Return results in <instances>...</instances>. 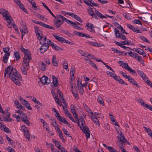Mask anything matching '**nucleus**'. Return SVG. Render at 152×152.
Here are the masks:
<instances>
[{
  "mask_svg": "<svg viewBox=\"0 0 152 152\" xmlns=\"http://www.w3.org/2000/svg\"><path fill=\"white\" fill-rule=\"evenodd\" d=\"M114 80L117 81L119 83L122 85H127L128 84L124 81L120 77L118 76H117L114 77Z\"/></svg>",
  "mask_w": 152,
  "mask_h": 152,
  "instance_id": "f3484780",
  "label": "nucleus"
},
{
  "mask_svg": "<svg viewBox=\"0 0 152 152\" xmlns=\"http://www.w3.org/2000/svg\"><path fill=\"white\" fill-rule=\"evenodd\" d=\"M4 70L5 77L8 74L9 77L14 83L18 85H20V83L19 80L22 79L21 76L15 69L11 66H8Z\"/></svg>",
  "mask_w": 152,
  "mask_h": 152,
  "instance_id": "f257e3e1",
  "label": "nucleus"
},
{
  "mask_svg": "<svg viewBox=\"0 0 152 152\" xmlns=\"http://www.w3.org/2000/svg\"><path fill=\"white\" fill-rule=\"evenodd\" d=\"M16 107L18 109H20L22 110H25L24 107L20 104H19L16 106Z\"/></svg>",
  "mask_w": 152,
  "mask_h": 152,
  "instance_id": "de8ad7c7",
  "label": "nucleus"
},
{
  "mask_svg": "<svg viewBox=\"0 0 152 152\" xmlns=\"http://www.w3.org/2000/svg\"><path fill=\"white\" fill-rule=\"evenodd\" d=\"M53 141L55 143V145H56V146L59 149H60L61 145L60 142H59L57 140H54V139L53 140Z\"/></svg>",
  "mask_w": 152,
  "mask_h": 152,
  "instance_id": "a19ab883",
  "label": "nucleus"
},
{
  "mask_svg": "<svg viewBox=\"0 0 152 152\" xmlns=\"http://www.w3.org/2000/svg\"><path fill=\"white\" fill-rule=\"evenodd\" d=\"M72 93L73 94V96L75 97V98L77 100L79 99V98L78 94L77 92H74L73 91H72Z\"/></svg>",
  "mask_w": 152,
  "mask_h": 152,
  "instance_id": "6e6d98bb",
  "label": "nucleus"
},
{
  "mask_svg": "<svg viewBox=\"0 0 152 152\" xmlns=\"http://www.w3.org/2000/svg\"><path fill=\"white\" fill-rule=\"evenodd\" d=\"M24 106L28 110H32V108L30 106V104L28 102L27 103V104H26Z\"/></svg>",
  "mask_w": 152,
  "mask_h": 152,
  "instance_id": "69168bd1",
  "label": "nucleus"
},
{
  "mask_svg": "<svg viewBox=\"0 0 152 152\" xmlns=\"http://www.w3.org/2000/svg\"><path fill=\"white\" fill-rule=\"evenodd\" d=\"M4 19L6 20H7V22L8 24L11 23V20L12 19V18L11 17L10 15L7 16L4 18Z\"/></svg>",
  "mask_w": 152,
  "mask_h": 152,
  "instance_id": "58836bf2",
  "label": "nucleus"
},
{
  "mask_svg": "<svg viewBox=\"0 0 152 152\" xmlns=\"http://www.w3.org/2000/svg\"><path fill=\"white\" fill-rule=\"evenodd\" d=\"M22 128L23 129V130L24 133V135L26 136V139L29 140V139L30 138V135L29 133L28 130H27V128L25 127L24 126H22Z\"/></svg>",
  "mask_w": 152,
  "mask_h": 152,
  "instance_id": "2eb2a0df",
  "label": "nucleus"
},
{
  "mask_svg": "<svg viewBox=\"0 0 152 152\" xmlns=\"http://www.w3.org/2000/svg\"><path fill=\"white\" fill-rule=\"evenodd\" d=\"M102 145L106 148L110 152H118L113 147L109 146H107L105 144L103 143Z\"/></svg>",
  "mask_w": 152,
  "mask_h": 152,
  "instance_id": "b1692460",
  "label": "nucleus"
},
{
  "mask_svg": "<svg viewBox=\"0 0 152 152\" xmlns=\"http://www.w3.org/2000/svg\"><path fill=\"white\" fill-rule=\"evenodd\" d=\"M138 102L139 103H140L142 106L144 107L145 104H146L145 103L143 100L141 99H140L138 100Z\"/></svg>",
  "mask_w": 152,
  "mask_h": 152,
  "instance_id": "774afa93",
  "label": "nucleus"
},
{
  "mask_svg": "<svg viewBox=\"0 0 152 152\" xmlns=\"http://www.w3.org/2000/svg\"><path fill=\"white\" fill-rule=\"evenodd\" d=\"M20 30L22 33V38L23 39V36L25 34L28 33V30L27 28H20Z\"/></svg>",
  "mask_w": 152,
  "mask_h": 152,
  "instance_id": "cd10ccee",
  "label": "nucleus"
},
{
  "mask_svg": "<svg viewBox=\"0 0 152 152\" xmlns=\"http://www.w3.org/2000/svg\"><path fill=\"white\" fill-rule=\"evenodd\" d=\"M52 62L54 66H58V62L56 60V57L55 55L53 56V57L52 58Z\"/></svg>",
  "mask_w": 152,
  "mask_h": 152,
  "instance_id": "c9c22d12",
  "label": "nucleus"
},
{
  "mask_svg": "<svg viewBox=\"0 0 152 152\" xmlns=\"http://www.w3.org/2000/svg\"><path fill=\"white\" fill-rule=\"evenodd\" d=\"M137 72L140 77L142 78L144 81L146 80L147 79H148V78L144 72L139 70H137Z\"/></svg>",
  "mask_w": 152,
  "mask_h": 152,
  "instance_id": "412c9836",
  "label": "nucleus"
},
{
  "mask_svg": "<svg viewBox=\"0 0 152 152\" xmlns=\"http://www.w3.org/2000/svg\"><path fill=\"white\" fill-rule=\"evenodd\" d=\"M143 128L145 129V131H146L148 135L151 137H152V131L149 128H147L145 126H144Z\"/></svg>",
  "mask_w": 152,
  "mask_h": 152,
  "instance_id": "f704fd0d",
  "label": "nucleus"
},
{
  "mask_svg": "<svg viewBox=\"0 0 152 152\" xmlns=\"http://www.w3.org/2000/svg\"><path fill=\"white\" fill-rule=\"evenodd\" d=\"M14 57L16 59V61H17L20 59V56L19 52H16L14 53Z\"/></svg>",
  "mask_w": 152,
  "mask_h": 152,
  "instance_id": "c03bdc74",
  "label": "nucleus"
},
{
  "mask_svg": "<svg viewBox=\"0 0 152 152\" xmlns=\"http://www.w3.org/2000/svg\"><path fill=\"white\" fill-rule=\"evenodd\" d=\"M89 64L91 65L93 67L95 68L97 70H98V69L97 66H96V64H95L92 61H91L90 60L89 61Z\"/></svg>",
  "mask_w": 152,
  "mask_h": 152,
  "instance_id": "49530a36",
  "label": "nucleus"
},
{
  "mask_svg": "<svg viewBox=\"0 0 152 152\" xmlns=\"http://www.w3.org/2000/svg\"><path fill=\"white\" fill-rule=\"evenodd\" d=\"M58 120L60 123H63L64 124H67L68 125H70V124L67 122L64 118H63L62 117Z\"/></svg>",
  "mask_w": 152,
  "mask_h": 152,
  "instance_id": "7c9ffc66",
  "label": "nucleus"
},
{
  "mask_svg": "<svg viewBox=\"0 0 152 152\" xmlns=\"http://www.w3.org/2000/svg\"><path fill=\"white\" fill-rule=\"evenodd\" d=\"M46 39V37H45L43 38L42 41L41 40L40 41V43L42 45V46L39 48V50L41 51V52L42 53H43L45 52L49 47V45L45 43Z\"/></svg>",
  "mask_w": 152,
  "mask_h": 152,
  "instance_id": "39448f33",
  "label": "nucleus"
},
{
  "mask_svg": "<svg viewBox=\"0 0 152 152\" xmlns=\"http://www.w3.org/2000/svg\"><path fill=\"white\" fill-rule=\"evenodd\" d=\"M127 27L128 28H129L130 29L132 30L133 31L136 32L137 33H141L139 29H137V28H135V27L130 24H128L127 25Z\"/></svg>",
  "mask_w": 152,
  "mask_h": 152,
  "instance_id": "aec40b11",
  "label": "nucleus"
},
{
  "mask_svg": "<svg viewBox=\"0 0 152 152\" xmlns=\"http://www.w3.org/2000/svg\"><path fill=\"white\" fill-rule=\"evenodd\" d=\"M91 118L96 125H100L99 120L97 119L96 116L94 115L93 113V114H91Z\"/></svg>",
  "mask_w": 152,
  "mask_h": 152,
  "instance_id": "4be33fe9",
  "label": "nucleus"
},
{
  "mask_svg": "<svg viewBox=\"0 0 152 152\" xmlns=\"http://www.w3.org/2000/svg\"><path fill=\"white\" fill-rule=\"evenodd\" d=\"M86 27L88 31L91 32H95L94 27L93 24L87 22L86 23Z\"/></svg>",
  "mask_w": 152,
  "mask_h": 152,
  "instance_id": "9d476101",
  "label": "nucleus"
},
{
  "mask_svg": "<svg viewBox=\"0 0 152 152\" xmlns=\"http://www.w3.org/2000/svg\"><path fill=\"white\" fill-rule=\"evenodd\" d=\"M86 43L89 45H92L97 47H99L101 46L100 44L96 42H92L91 41H88L86 42Z\"/></svg>",
  "mask_w": 152,
  "mask_h": 152,
  "instance_id": "5701e85b",
  "label": "nucleus"
},
{
  "mask_svg": "<svg viewBox=\"0 0 152 152\" xmlns=\"http://www.w3.org/2000/svg\"><path fill=\"white\" fill-rule=\"evenodd\" d=\"M78 126L80 127V129L85 134L86 139H87L90 137V132L87 126H84L85 121L84 118L81 116L77 121Z\"/></svg>",
  "mask_w": 152,
  "mask_h": 152,
  "instance_id": "f03ea898",
  "label": "nucleus"
},
{
  "mask_svg": "<svg viewBox=\"0 0 152 152\" xmlns=\"http://www.w3.org/2000/svg\"><path fill=\"white\" fill-rule=\"evenodd\" d=\"M64 20H65L66 22L68 24L71 25L75 28H76L77 26V24L75 22H73L72 21L68 19H65Z\"/></svg>",
  "mask_w": 152,
  "mask_h": 152,
  "instance_id": "393cba45",
  "label": "nucleus"
},
{
  "mask_svg": "<svg viewBox=\"0 0 152 152\" xmlns=\"http://www.w3.org/2000/svg\"><path fill=\"white\" fill-rule=\"evenodd\" d=\"M30 61V60H26L23 59L20 69L22 73L24 75H27V71L28 70L30 67L29 65Z\"/></svg>",
  "mask_w": 152,
  "mask_h": 152,
  "instance_id": "20e7f679",
  "label": "nucleus"
},
{
  "mask_svg": "<svg viewBox=\"0 0 152 152\" xmlns=\"http://www.w3.org/2000/svg\"><path fill=\"white\" fill-rule=\"evenodd\" d=\"M118 63L120 66L123 65L122 67H124L126 69L129 71L130 72L132 73L133 74L135 75L136 76L137 75L136 72L133 69H132L126 63H124L123 61H118Z\"/></svg>",
  "mask_w": 152,
  "mask_h": 152,
  "instance_id": "423d86ee",
  "label": "nucleus"
},
{
  "mask_svg": "<svg viewBox=\"0 0 152 152\" xmlns=\"http://www.w3.org/2000/svg\"><path fill=\"white\" fill-rule=\"evenodd\" d=\"M40 80L42 84L45 85H48L50 82V80L45 76H42L40 79Z\"/></svg>",
  "mask_w": 152,
  "mask_h": 152,
  "instance_id": "f8f14e48",
  "label": "nucleus"
},
{
  "mask_svg": "<svg viewBox=\"0 0 152 152\" xmlns=\"http://www.w3.org/2000/svg\"><path fill=\"white\" fill-rule=\"evenodd\" d=\"M55 100H56V99H57V100L56 101V102L60 106H62V105L61 102H60V100L58 98H57V96H55Z\"/></svg>",
  "mask_w": 152,
  "mask_h": 152,
  "instance_id": "13d9d810",
  "label": "nucleus"
},
{
  "mask_svg": "<svg viewBox=\"0 0 152 152\" xmlns=\"http://www.w3.org/2000/svg\"><path fill=\"white\" fill-rule=\"evenodd\" d=\"M126 79H127L128 81L133 85L135 86L137 88H140V87L137 82L131 76H128L127 77Z\"/></svg>",
  "mask_w": 152,
  "mask_h": 152,
  "instance_id": "4468645a",
  "label": "nucleus"
},
{
  "mask_svg": "<svg viewBox=\"0 0 152 152\" xmlns=\"http://www.w3.org/2000/svg\"><path fill=\"white\" fill-rule=\"evenodd\" d=\"M145 81L149 86L152 88V82L150 80L148 79Z\"/></svg>",
  "mask_w": 152,
  "mask_h": 152,
  "instance_id": "bf43d9fd",
  "label": "nucleus"
},
{
  "mask_svg": "<svg viewBox=\"0 0 152 152\" xmlns=\"http://www.w3.org/2000/svg\"><path fill=\"white\" fill-rule=\"evenodd\" d=\"M46 65L42 61L40 63V69L42 71H45L46 69Z\"/></svg>",
  "mask_w": 152,
  "mask_h": 152,
  "instance_id": "2f4dec72",
  "label": "nucleus"
},
{
  "mask_svg": "<svg viewBox=\"0 0 152 152\" xmlns=\"http://www.w3.org/2000/svg\"><path fill=\"white\" fill-rule=\"evenodd\" d=\"M106 73L107 75H109L111 77H112L114 79L115 78L114 77H116L117 76L116 74L113 73L110 71H107Z\"/></svg>",
  "mask_w": 152,
  "mask_h": 152,
  "instance_id": "79ce46f5",
  "label": "nucleus"
},
{
  "mask_svg": "<svg viewBox=\"0 0 152 152\" xmlns=\"http://www.w3.org/2000/svg\"><path fill=\"white\" fill-rule=\"evenodd\" d=\"M119 135L120 137H118L119 142L122 145L125 144L127 142V141L125 138V137L122 132L121 131L120 132Z\"/></svg>",
  "mask_w": 152,
  "mask_h": 152,
  "instance_id": "1a4fd4ad",
  "label": "nucleus"
},
{
  "mask_svg": "<svg viewBox=\"0 0 152 152\" xmlns=\"http://www.w3.org/2000/svg\"><path fill=\"white\" fill-rule=\"evenodd\" d=\"M129 55L131 57L135 58H137L138 54L137 53H133L132 51H130L128 53Z\"/></svg>",
  "mask_w": 152,
  "mask_h": 152,
  "instance_id": "37998d69",
  "label": "nucleus"
},
{
  "mask_svg": "<svg viewBox=\"0 0 152 152\" xmlns=\"http://www.w3.org/2000/svg\"><path fill=\"white\" fill-rule=\"evenodd\" d=\"M21 50L24 53L25 55L23 57V60L31 61L32 60V58L30 52L28 49H25L23 47H21Z\"/></svg>",
  "mask_w": 152,
  "mask_h": 152,
  "instance_id": "0eeeda50",
  "label": "nucleus"
},
{
  "mask_svg": "<svg viewBox=\"0 0 152 152\" xmlns=\"http://www.w3.org/2000/svg\"><path fill=\"white\" fill-rule=\"evenodd\" d=\"M3 131L7 133H11V132L10 129L6 126L3 125L2 127Z\"/></svg>",
  "mask_w": 152,
  "mask_h": 152,
  "instance_id": "ea45409f",
  "label": "nucleus"
},
{
  "mask_svg": "<svg viewBox=\"0 0 152 152\" xmlns=\"http://www.w3.org/2000/svg\"><path fill=\"white\" fill-rule=\"evenodd\" d=\"M87 12L89 15L92 17L96 19H98V18L96 17V15L94 11L93 10L92 8H89V9L87 10Z\"/></svg>",
  "mask_w": 152,
  "mask_h": 152,
  "instance_id": "dca6fc26",
  "label": "nucleus"
},
{
  "mask_svg": "<svg viewBox=\"0 0 152 152\" xmlns=\"http://www.w3.org/2000/svg\"><path fill=\"white\" fill-rule=\"evenodd\" d=\"M57 93L59 95V97L60 99H61L62 98H63V94H62L61 92L59 90H58L57 91Z\"/></svg>",
  "mask_w": 152,
  "mask_h": 152,
  "instance_id": "e2e57ef3",
  "label": "nucleus"
},
{
  "mask_svg": "<svg viewBox=\"0 0 152 152\" xmlns=\"http://www.w3.org/2000/svg\"><path fill=\"white\" fill-rule=\"evenodd\" d=\"M74 33L76 34L77 36L80 37H83L85 36V33L82 32H80L77 31H74Z\"/></svg>",
  "mask_w": 152,
  "mask_h": 152,
  "instance_id": "3c124183",
  "label": "nucleus"
},
{
  "mask_svg": "<svg viewBox=\"0 0 152 152\" xmlns=\"http://www.w3.org/2000/svg\"><path fill=\"white\" fill-rule=\"evenodd\" d=\"M10 53H8L7 54H5L4 56L3 59V62L4 63H7V62L8 59L10 56Z\"/></svg>",
  "mask_w": 152,
  "mask_h": 152,
  "instance_id": "bb28decb",
  "label": "nucleus"
},
{
  "mask_svg": "<svg viewBox=\"0 0 152 152\" xmlns=\"http://www.w3.org/2000/svg\"><path fill=\"white\" fill-rule=\"evenodd\" d=\"M41 26H42L43 27L46 28H47L53 30L54 29V28L53 27L50 26L48 25L45 24L42 22Z\"/></svg>",
  "mask_w": 152,
  "mask_h": 152,
  "instance_id": "4c0bfd02",
  "label": "nucleus"
},
{
  "mask_svg": "<svg viewBox=\"0 0 152 152\" xmlns=\"http://www.w3.org/2000/svg\"><path fill=\"white\" fill-rule=\"evenodd\" d=\"M97 101L98 102H99L101 104H102L104 103L102 97L100 96H99L97 98Z\"/></svg>",
  "mask_w": 152,
  "mask_h": 152,
  "instance_id": "8fccbe9b",
  "label": "nucleus"
},
{
  "mask_svg": "<svg viewBox=\"0 0 152 152\" xmlns=\"http://www.w3.org/2000/svg\"><path fill=\"white\" fill-rule=\"evenodd\" d=\"M80 93L81 94H83L84 92V90L82 86H79L78 87Z\"/></svg>",
  "mask_w": 152,
  "mask_h": 152,
  "instance_id": "680f3d73",
  "label": "nucleus"
},
{
  "mask_svg": "<svg viewBox=\"0 0 152 152\" xmlns=\"http://www.w3.org/2000/svg\"><path fill=\"white\" fill-rule=\"evenodd\" d=\"M56 17L53 20V23L55 26L57 28H58L61 26L62 25L64 21L66 22L65 19L67 18L64 17L63 16L61 15H56Z\"/></svg>",
  "mask_w": 152,
  "mask_h": 152,
  "instance_id": "7ed1b4c3",
  "label": "nucleus"
},
{
  "mask_svg": "<svg viewBox=\"0 0 152 152\" xmlns=\"http://www.w3.org/2000/svg\"><path fill=\"white\" fill-rule=\"evenodd\" d=\"M53 35L58 41L63 42L64 38L54 34H53Z\"/></svg>",
  "mask_w": 152,
  "mask_h": 152,
  "instance_id": "473e14b6",
  "label": "nucleus"
},
{
  "mask_svg": "<svg viewBox=\"0 0 152 152\" xmlns=\"http://www.w3.org/2000/svg\"><path fill=\"white\" fill-rule=\"evenodd\" d=\"M65 14L72 17L75 19H76L80 23H82L83 22V21L82 19L79 16H77L75 14H74L73 13L65 12Z\"/></svg>",
  "mask_w": 152,
  "mask_h": 152,
  "instance_id": "9b49d317",
  "label": "nucleus"
},
{
  "mask_svg": "<svg viewBox=\"0 0 152 152\" xmlns=\"http://www.w3.org/2000/svg\"><path fill=\"white\" fill-rule=\"evenodd\" d=\"M62 129L64 133L66 135L69 136V132L64 128H62Z\"/></svg>",
  "mask_w": 152,
  "mask_h": 152,
  "instance_id": "0e129e2a",
  "label": "nucleus"
},
{
  "mask_svg": "<svg viewBox=\"0 0 152 152\" xmlns=\"http://www.w3.org/2000/svg\"><path fill=\"white\" fill-rule=\"evenodd\" d=\"M5 114H3L2 117L4 118L3 121H12V119H8L5 117L4 115Z\"/></svg>",
  "mask_w": 152,
  "mask_h": 152,
  "instance_id": "5fc2aeb1",
  "label": "nucleus"
},
{
  "mask_svg": "<svg viewBox=\"0 0 152 152\" xmlns=\"http://www.w3.org/2000/svg\"><path fill=\"white\" fill-rule=\"evenodd\" d=\"M70 109L72 112L73 114H75V113L76 112V110L75 109L74 106L73 105H71L70 106Z\"/></svg>",
  "mask_w": 152,
  "mask_h": 152,
  "instance_id": "052dcab7",
  "label": "nucleus"
},
{
  "mask_svg": "<svg viewBox=\"0 0 152 152\" xmlns=\"http://www.w3.org/2000/svg\"><path fill=\"white\" fill-rule=\"evenodd\" d=\"M34 29L35 30V32L37 36L38 39L39 40H41L43 37L42 35L41 34V31L40 30H39L37 26H36L34 27Z\"/></svg>",
  "mask_w": 152,
  "mask_h": 152,
  "instance_id": "ddd939ff",
  "label": "nucleus"
},
{
  "mask_svg": "<svg viewBox=\"0 0 152 152\" xmlns=\"http://www.w3.org/2000/svg\"><path fill=\"white\" fill-rule=\"evenodd\" d=\"M135 51L141 55L144 51L143 50L140 48H138L135 50Z\"/></svg>",
  "mask_w": 152,
  "mask_h": 152,
  "instance_id": "864d4df0",
  "label": "nucleus"
},
{
  "mask_svg": "<svg viewBox=\"0 0 152 152\" xmlns=\"http://www.w3.org/2000/svg\"><path fill=\"white\" fill-rule=\"evenodd\" d=\"M18 5L19 6V8L21 9V10H22L25 13H27V10L24 7V6L21 3V2L18 4Z\"/></svg>",
  "mask_w": 152,
  "mask_h": 152,
  "instance_id": "e433bc0d",
  "label": "nucleus"
},
{
  "mask_svg": "<svg viewBox=\"0 0 152 152\" xmlns=\"http://www.w3.org/2000/svg\"><path fill=\"white\" fill-rule=\"evenodd\" d=\"M95 12L96 15V17L98 16L102 19H103L104 18H107L105 16L103 15L102 14L97 10H95Z\"/></svg>",
  "mask_w": 152,
  "mask_h": 152,
  "instance_id": "c85d7f7f",
  "label": "nucleus"
},
{
  "mask_svg": "<svg viewBox=\"0 0 152 152\" xmlns=\"http://www.w3.org/2000/svg\"><path fill=\"white\" fill-rule=\"evenodd\" d=\"M12 115L13 117L15 118H16L17 121L19 122L20 121V116H19L18 115H17L15 114H12Z\"/></svg>",
  "mask_w": 152,
  "mask_h": 152,
  "instance_id": "4d7b16f0",
  "label": "nucleus"
},
{
  "mask_svg": "<svg viewBox=\"0 0 152 152\" xmlns=\"http://www.w3.org/2000/svg\"><path fill=\"white\" fill-rule=\"evenodd\" d=\"M114 30L115 32V34L117 38H120L122 40H126L127 39V38L124 35L119 33L118 30L116 28H115Z\"/></svg>",
  "mask_w": 152,
  "mask_h": 152,
  "instance_id": "6e6552de",
  "label": "nucleus"
},
{
  "mask_svg": "<svg viewBox=\"0 0 152 152\" xmlns=\"http://www.w3.org/2000/svg\"><path fill=\"white\" fill-rule=\"evenodd\" d=\"M0 14H2L3 18H4L9 15V13L7 10L1 8L0 9Z\"/></svg>",
  "mask_w": 152,
  "mask_h": 152,
  "instance_id": "6ab92c4d",
  "label": "nucleus"
},
{
  "mask_svg": "<svg viewBox=\"0 0 152 152\" xmlns=\"http://www.w3.org/2000/svg\"><path fill=\"white\" fill-rule=\"evenodd\" d=\"M6 138L7 140L8 141L9 143H10L12 145L13 143V141L7 135H6Z\"/></svg>",
  "mask_w": 152,
  "mask_h": 152,
  "instance_id": "338daca9",
  "label": "nucleus"
},
{
  "mask_svg": "<svg viewBox=\"0 0 152 152\" xmlns=\"http://www.w3.org/2000/svg\"><path fill=\"white\" fill-rule=\"evenodd\" d=\"M83 105L84 108L86 110V111L88 113H90L91 114H93V113L92 112L91 110L90 109L87 105L83 103Z\"/></svg>",
  "mask_w": 152,
  "mask_h": 152,
  "instance_id": "c756f323",
  "label": "nucleus"
},
{
  "mask_svg": "<svg viewBox=\"0 0 152 152\" xmlns=\"http://www.w3.org/2000/svg\"><path fill=\"white\" fill-rule=\"evenodd\" d=\"M64 20H65L66 22L68 24L71 25L75 28H76L77 26V24L75 22H73L72 21L68 19H65Z\"/></svg>",
  "mask_w": 152,
  "mask_h": 152,
  "instance_id": "a878e982",
  "label": "nucleus"
},
{
  "mask_svg": "<svg viewBox=\"0 0 152 152\" xmlns=\"http://www.w3.org/2000/svg\"><path fill=\"white\" fill-rule=\"evenodd\" d=\"M123 16L124 18L128 20H131V18L129 16V14L127 13H125L123 14Z\"/></svg>",
  "mask_w": 152,
  "mask_h": 152,
  "instance_id": "a18cd8bd",
  "label": "nucleus"
},
{
  "mask_svg": "<svg viewBox=\"0 0 152 152\" xmlns=\"http://www.w3.org/2000/svg\"><path fill=\"white\" fill-rule=\"evenodd\" d=\"M31 5L32 7L34 8V10H38L39 9V7L36 6V3L34 1L33 2L32 4H31Z\"/></svg>",
  "mask_w": 152,
  "mask_h": 152,
  "instance_id": "603ef678",
  "label": "nucleus"
},
{
  "mask_svg": "<svg viewBox=\"0 0 152 152\" xmlns=\"http://www.w3.org/2000/svg\"><path fill=\"white\" fill-rule=\"evenodd\" d=\"M22 115V116L21 117L22 120L28 126H29V121L28 120L26 115V114L23 113Z\"/></svg>",
  "mask_w": 152,
  "mask_h": 152,
  "instance_id": "a211bd4d",
  "label": "nucleus"
},
{
  "mask_svg": "<svg viewBox=\"0 0 152 152\" xmlns=\"http://www.w3.org/2000/svg\"><path fill=\"white\" fill-rule=\"evenodd\" d=\"M52 78L53 80V84L54 86L56 87L58 85V84L57 78L55 76H53Z\"/></svg>",
  "mask_w": 152,
  "mask_h": 152,
  "instance_id": "72a5a7b5",
  "label": "nucleus"
},
{
  "mask_svg": "<svg viewBox=\"0 0 152 152\" xmlns=\"http://www.w3.org/2000/svg\"><path fill=\"white\" fill-rule=\"evenodd\" d=\"M140 38L143 42L148 43H150L149 41L144 36H141Z\"/></svg>",
  "mask_w": 152,
  "mask_h": 152,
  "instance_id": "09e8293b",
  "label": "nucleus"
}]
</instances>
